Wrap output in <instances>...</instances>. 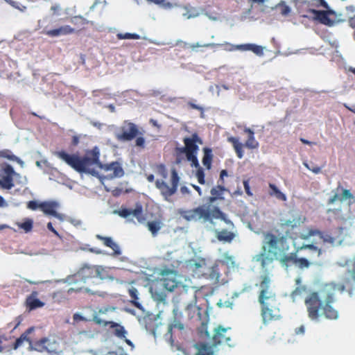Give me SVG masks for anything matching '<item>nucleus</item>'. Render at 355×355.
Listing matches in <instances>:
<instances>
[{
  "label": "nucleus",
  "instance_id": "20e7f679",
  "mask_svg": "<svg viewBox=\"0 0 355 355\" xmlns=\"http://www.w3.org/2000/svg\"><path fill=\"white\" fill-rule=\"evenodd\" d=\"M179 214L187 221H198L202 219L204 221H210L212 218H221L225 223H228L233 226V223L225 218V214L220 210L219 208L215 207L212 212L210 211L209 208L204 206H199L196 208L183 210L180 209Z\"/></svg>",
  "mask_w": 355,
  "mask_h": 355
},
{
  "label": "nucleus",
  "instance_id": "423d86ee",
  "mask_svg": "<svg viewBox=\"0 0 355 355\" xmlns=\"http://www.w3.org/2000/svg\"><path fill=\"white\" fill-rule=\"evenodd\" d=\"M297 227V222L295 220L281 219L277 225L274 228L273 232H268L264 233L263 243L268 247V236L272 235L277 239L282 237L285 239V241L288 242V237H290L294 229Z\"/></svg>",
  "mask_w": 355,
  "mask_h": 355
},
{
  "label": "nucleus",
  "instance_id": "f704fd0d",
  "mask_svg": "<svg viewBox=\"0 0 355 355\" xmlns=\"http://www.w3.org/2000/svg\"><path fill=\"white\" fill-rule=\"evenodd\" d=\"M270 191H268V194L270 196H275L277 199L286 201L287 200L286 196L282 193L275 184L272 183H269L268 184Z\"/></svg>",
  "mask_w": 355,
  "mask_h": 355
},
{
  "label": "nucleus",
  "instance_id": "c756f323",
  "mask_svg": "<svg viewBox=\"0 0 355 355\" xmlns=\"http://www.w3.org/2000/svg\"><path fill=\"white\" fill-rule=\"evenodd\" d=\"M203 150L202 164L206 169L210 170L211 168V164L213 162V153L212 149L208 147H205Z\"/></svg>",
  "mask_w": 355,
  "mask_h": 355
},
{
  "label": "nucleus",
  "instance_id": "603ef678",
  "mask_svg": "<svg viewBox=\"0 0 355 355\" xmlns=\"http://www.w3.org/2000/svg\"><path fill=\"white\" fill-rule=\"evenodd\" d=\"M304 165L306 168L311 171L315 174H318L321 172V168L318 166L314 165L311 167L306 162H304Z\"/></svg>",
  "mask_w": 355,
  "mask_h": 355
},
{
  "label": "nucleus",
  "instance_id": "a878e982",
  "mask_svg": "<svg viewBox=\"0 0 355 355\" xmlns=\"http://www.w3.org/2000/svg\"><path fill=\"white\" fill-rule=\"evenodd\" d=\"M156 187L161 191V193L166 199L173 195L176 191L172 187H169L164 180H157Z\"/></svg>",
  "mask_w": 355,
  "mask_h": 355
},
{
  "label": "nucleus",
  "instance_id": "4c0bfd02",
  "mask_svg": "<svg viewBox=\"0 0 355 355\" xmlns=\"http://www.w3.org/2000/svg\"><path fill=\"white\" fill-rule=\"evenodd\" d=\"M131 215L137 218L139 222L141 223L144 220L143 216V207L140 203H137L134 209H131Z\"/></svg>",
  "mask_w": 355,
  "mask_h": 355
},
{
  "label": "nucleus",
  "instance_id": "49530a36",
  "mask_svg": "<svg viewBox=\"0 0 355 355\" xmlns=\"http://www.w3.org/2000/svg\"><path fill=\"white\" fill-rule=\"evenodd\" d=\"M311 8H320L323 7L326 9H329V6L324 0H313L311 1Z\"/></svg>",
  "mask_w": 355,
  "mask_h": 355
},
{
  "label": "nucleus",
  "instance_id": "0eeeda50",
  "mask_svg": "<svg viewBox=\"0 0 355 355\" xmlns=\"http://www.w3.org/2000/svg\"><path fill=\"white\" fill-rule=\"evenodd\" d=\"M54 155L79 173L86 172L89 164V157H80L76 154H68L64 150L56 151Z\"/></svg>",
  "mask_w": 355,
  "mask_h": 355
},
{
  "label": "nucleus",
  "instance_id": "de8ad7c7",
  "mask_svg": "<svg viewBox=\"0 0 355 355\" xmlns=\"http://www.w3.org/2000/svg\"><path fill=\"white\" fill-rule=\"evenodd\" d=\"M73 323L74 324H78L80 322H86L87 321V318L81 315L79 313H74L73 315Z\"/></svg>",
  "mask_w": 355,
  "mask_h": 355
},
{
  "label": "nucleus",
  "instance_id": "c03bdc74",
  "mask_svg": "<svg viewBox=\"0 0 355 355\" xmlns=\"http://www.w3.org/2000/svg\"><path fill=\"white\" fill-rule=\"evenodd\" d=\"M179 176L175 168L171 171V187L175 189L177 191L178 183H179Z\"/></svg>",
  "mask_w": 355,
  "mask_h": 355
},
{
  "label": "nucleus",
  "instance_id": "5701e85b",
  "mask_svg": "<svg viewBox=\"0 0 355 355\" xmlns=\"http://www.w3.org/2000/svg\"><path fill=\"white\" fill-rule=\"evenodd\" d=\"M105 162L100 160V150L96 146L90 150V170L98 171L100 166L103 165Z\"/></svg>",
  "mask_w": 355,
  "mask_h": 355
},
{
  "label": "nucleus",
  "instance_id": "4be33fe9",
  "mask_svg": "<svg viewBox=\"0 0 355 355\" xmlns=\"http://www.w3.org/2000/svg\"><path fill=\"white\" fill-rule=\"evenodd\" d=\"M40 210L42 211L46 215L53 216L58 218H61V214L56 211V208L58 207V202L55 201H44L40 202Z\"/></svg>",
  "mask_w": 355,
  "mask_h": 355
},
{
  "label": "nucleus",
  "instance_id": "412c9836",
  "mask_svg": "<svg viewBox=\"0 0 355 355\" xmlns=\"http://www.w3.org/2000/svg\"><path fill=\"white\" fill-rule=\"evenodd\" d=\"M295 6L298 14L302 17H308L309 13L312 14V10H315L311 8V1L306 0H295Z\"/></svg>",
  "mask_w": 355,
  "mask_h": 355
},
{
  "label": "nucleus",
  "instance_id": "2f4dec72",
  "mask_svg": "<svg viewBox=\"0 0 355 355\" xmlns=\"http://www.w3.org/2000/svg\"><path fill=\"white\" fill-rule=\"evenodd\" d=\"M0 159H6L10 161H13L23 166L24 162L17 156L13 154L12 150L9 149L0 150Z\"/></svg>",
  "mask_w": 355,
  "mask_h": 355
},
{
  "label": "nucleus",
  "instance_id": "338daca9",
  "mask_svg": "<svg viewBox=\"0 0 355 355\" xmlns=\"http://www.w3.org/2000/svg\"><path fill=\"white\" fill-rule=\"evenodd\" d=\"M92 93H93L94 96H105V95H106V93L103 90H99V91L94 90V91H93Z\"/></svg>",
  "mask_w": 355,
  "mask_h": 355
},
{
  "label": "nucleus",
  "instance_id": "2eb2a0df",
  "mask_svg": "<svg viewBox=\"0 0 355 355\" xmlns=\"http://www.w3.org/2000/svg\"><path fill=\"white\" fill-rule=\"evenodd\" d=\"M93 320L98 324L103 325L104 327L109 325L110 328L113 329L114 334L118 338H122L125 337L126 331L121 324L112 321H105L98 317H94Z\"/></svg>",
  "mask_w": 355,
  "mask_h": 355
},
{
  "label": "nucleus",
  "instance_id": "bf43d9fd",
  "mask_svg": "<svg viewBox=\"0 0 355 355\" xmlns=\"http://www.w3.org/2000/svg\"><path fill=\"white\" fill-rule=\"evenodd\" d=\"M214 46H215V44H212V43L205 44H200L198 43H196V44H191V48L192 49H195L197 47H213Z\"/></svg>",
  "mask_w": 355,
  "mask_h": 355
},
{
  "label": "nucleus",
  "instance_id": "7ed1b4c3",
  "mask_svg": "<svg viewBox=\"0 0 355 355\" xmlns=\"http://www.w3.org/2000/svg\"><path fill=\"white\" fill-rule=\"evenodd\" d=\"M270 279L268 276L261 277L260 292L258 297L261 304V315L264 323L281 318L279 303L276 295L270 288Z\"/></svg>",
  "mask_w": 355,
  "mask_h": 355
},
{
  "label": "nucleus",
  "instance_id": "6e6d98bb",
  "mask_svg": "<svg viewBox=\"0 0 355 355\" xmlns=\"http://www.w3.org/2000/svg\"><path fill=\"white\" fill-rule=\"evenodd\" d=\"M135 145L141 148H144L145 139L143 137H137L135 140Z\"/></svg>",
  "mask_w": 355,
  "mask_h": 355
},
{
  "label": "nucleus",
  "instance_id": "c9c22d12",
  "mask_svg": "<svg viewBox=\"0 0 355 355\" xmlns=\"http://www.w3.org/2000/svg\"><path fill=\"white\" fill-rule=\"evenodd\" d=\"M162 223L160 220L149 221L147 223V227L153 236H155L157 234L162 227Z\"/></svg>",
  "mask_w": 355,
  "mask_h": 355
},
{
  "label": "nucleus",
  "instance_id": "79ce46f5",
  "mask_svg": "<svg viewBox=\"0 0 355 355\" xmlns=\"http://www.w3.org/2000/svg\"><path fill=\"white\" fill-rule=\"evenodd\" d=\"M117 38L119 40H139L140 38L139 35L137 33H118L116 35Z\"/></svg>",
  "mask_w": 355,
  "mask_h": 355
},
{
  "label": "nucleus",
  "instance_id": "cd10ccee",
  "mask_svg": "<svg viewBox=\"0 0 355 355\" xmlns=\"http://www.w3.org/2000/svg\"><path fill=\"white\" fill-rule=\"evenodd\" d=\"M96 237L102 241L105 246L110 248L113 250L112 255H121V251L119 246L112 240L111 237L102 236L100 235H97Z\"/></svg>",
  "mask_w": 355,
  "mask_h": 355
},
{
  "label": "nucleus",
  "instance_id": "393cba45",
  "mask_svg": "<svg viewBox=\"0 0 355 355\" xmlns=\"http://www.w3.org/2000/svg\"><path fill=\"white\" fill-rule=\"evenodd\" d=\"M75 31L74 28H71L69 26H62L58 28H55L46 31H43V33L49 37H58L60 35H66L73 33Z\"/></svg>",
  "mask_w": 355,
  "mask_h": 355
},
{
  "label": "nucleus",
  "instance_id": "3c124183",
  "mask_svg": "<svg viewBox=\"0 0 355 355\" xmlns=\"http://www.w3.org/2000/svg\"><path fill=\"white\" fill-rule=\"evenodd\" d=\"M40 203L35 200H31L27 203V208L31 210H36L37 209H40Z\"/></svg>",
  "mask_w": 355,
  "mask_h": 355
},
{
  "label": "nucleus",
  "instance_id": "9b49d317",
  "mask_svg": "<svg viewBox=\"0 0 355 355\" xmlns=\"http://www.w3.org/2000/svg\"><path fill=\"white\" fill-rule=\"evenodd\" d=\"M183 142L184 147L180 148V151L184 153L185 155L198 153L199 149L198 144H203L202 139L196 132L193 133L190 137L184 138Z\"/></svg>",
  "mask_w": 355,
  "mask_h": 355
},
{
  "label": "nucleus",
  "instance_id": "a211bd4d",
  "mask_svg": "<svg viewBox=\"0 0 355 355\" xmlns=\"http://www.w3.org/2000/svg\"><path fill=\"white\" fill-rule=\"evenodd\" d=\"M343 228L339 227L334 231H332L330 234L322 233L321 239L325 243L331 244H340L343 241Z\"/></svg>",
  "mask_w": 355,
  "mask_h": 355
},
{
  "label": "nucleus",
  "instance_id": "ddd939ff",
  "mask_svg": "<svg viewBox=\"0 0 355 355\" xmlns=\"http://www.w3.org/2000/svg\"><path fill=\"white\" fill-rule=\"evenodd\" d=\"M229 330H230V328H224L221 326H218L216 328L211 338L212 345L216 346L224 343L232 346V338L228 334Z\"/></svg>",
  "mask_w": 355,
  "mask_h": 355
},
{
  "label": "nucleus",
  "instance_id": "052dcab7",
  "mask_svg": "<svg viewBox=\"0 0 355 355\" xmlns=\"http://www.w3.org/2000/svg\"><path fill=\"white\" fill-rule=\"evenodd\" d=\"M11 5H12L13 7H15V8H17L18 10H20V11H21V12H24V11H25V10H26V7L25 6L19 5V3H17V2H15V1H13V2L11 3Z\"/></svg>",
  "mask_w": 355,
  "mask_h": 355
},
{
  "label": "nucleus",
  "instance_id": "f257e3e1",
  "mask_svg": "<svg viewBox=\"0 0 355 355\" xmlns=\"http://www.w3.org/2000/svg\"><path fill=\"white\" fill-rule=\"evenodd\" d=\"M345 290L344 284L334 282L322 284L318 291L309 293L304 300L309 318L312 321H319L322 315L330 320L339 318V311L334 306L336 301L337 293Z\"/></svg>",
  "mask_w": 355,
  "mask_h": 355
},
{
  "label": "nucleus",
  "instance_id": "4d7b16f0",
  "mask_svg": "<svg viewBox=\"0 0 355 355\" xmlns=\"http://www.w3.org/2000/svg\"><path fill=\"white\" fill-rule=\"evenodd\" d=\"M243 186L245 191V193L249 196H252L253 194L250 190V184H249V180H243Z\"/></svg>",
  "mask_w": 355,
  "mask_h": 355
},
{
  "label": "nucleus",
  "instance_id": "473e14b6",
  "mask_svg": "<svg viewBox=\"0 0 355 355\" xmlns=\"http://www.w3.org/2000/svg\"><path fill=\"white\" fill-rule=\"evenodd\" d=\"M225 190V187L221 185H218L215 187H213L210 191L211 196L209 197V202L210 203H213L217 199H223V198L222 196Z\"/></svg>",
  "mask_w": 355,
  "mask_h": 355
},
{
  "label": "nucleus",
  "instance_id": "1a4fd4ad",
  "mask_svg": "<svg viewBox=\"0 0 355 355\" xmlns=\"http://www.w3.org/2000/svg\"><path fill=\"white\" fill-rule=\"evenodd\" d=\"M225 269V261H218L213 266L208 268L207 271L202 270V272L214 284L223 285L227 282Z\"/></svg>",
  "mask_w": 355,
  "mask_h": 355
},
{
  "label": "nucleus",
  "instance_id": "8fccbe9b",
  "mask_svg": "<svg viewBox=\"0 0 355 355\" xmlns=\"http://www.w3.org/2000/svg\"><path fill=\"white\" fill-rule=\"evenodd\" d=\"M118 214L123 217L127 218L131 215V209L127 208H122L117 211Z\"/></svg>",
  "mask_w": 355,
  "mask_h": 355
},
{
  "label": "nucleus",
  "instance_id": "864d4df0",
  "mask_svg": "<svg viewBox=\"0 0 355 355\" xmlns=\"http://www.w3.org/2000/svg\"><path fill=\"white\" fill-rule=\"evenodd\" d=\"M173 329H178L180 330H182L184 329V325L180 322L175 321L169 326L168 331L171 332Z\"/></svg>",
  "mask_w": 355,
  "mask_h": 355
},
{
  "label": "nucleus",
  "instance_id": "37998d69",
  "mask_svg": "<svg viewBox=\"0 0 355 355\" xmlns=\"http://www.w3.org/2000/svg\"><path fill=\"white\" fill-rule=\"evenodd\" d=\"M295 266L301 269L307 268L310 266V262L306 258L297 257Z\"/></svg>",
  "mask_w": 355,
  "mask_h": 355
},
{
  "label": "nucleus",
  "instance_id": "0e129e2a",
  "mask_svg": "<svg viewBox=\"0 0 355 355\" xmlns=\"http://www.w3.org/2000/svg\"><path fill=\"white\" fill-rule=\"evenodd\" d=\"M80 137V136H77V135L73 136L72 140H71V145L74 146H77L79 143Z\"/></svg>",
  "mask_w": 355,
  "mask_h": 355
},
{
  "label": "nucleus",
  "instance_id": "c85d7f7f",
  "mask_svg": "<svg viewBox=\"0 0 355 355\" xmlns=\"http://www.w3.org/2000/svg\"><path fill=\"white\" fill-rule=\"evenodd\" d=\"M339 189H341L342 194L341 196L338 195V193H336L332 197H331L328 200V204L331 205L334 203L337 200L343 201L347 199H354L353 194L350 192L349 190L342 189L340 186L337 187V191Z\"/></svg>",
  "mask_w": 355,
  "mask_h": 355
},
{
  "label": "nucleus",
  "instance_id": "dca6fc26",
  "mask_svg": "<svg viewBox=\"0 0 355 355\" xmlns=\"http://www.w3.org/2000/svg\"><path fill=\"white\" fill-rule=\"evenodd\" d=\"M188 161L191 162V167H195L197 170L196 172V177L198 179V182L200 184H205V172L204 169L200 166L197 153H191L186 155Z\"/></svg>",
  "mask_w": 355,
  "mask_h": 355
},
{
  "label": "nucleus",
  "instance_id": "774afa93",
  "mask_svg": "<svg viewBox=\"0 0 355 355\" xmlns=\"http://www.w3.org/2000/svg\"><path fill=\"white\" fill-rule=\"evenodd\" d=\"M47 228L49 231L52 232L53 233H54L55 235H58V232L54 229V227H53V225L51 223H49L47 224Z\"/></svg>",
  "mask_w": 355,
  "mask_h": 355
},
{
  "label": "nucleus",
  "instance_id": "f8f14e48",
  "mask_svg": "<svg viewBox=\"0 0 355 355\" xmlns=\"http://www.w3.org/2000/svg\"><path fill=\"white\" fill-rule=\"evenodd\" d=\"M4 175L0 179V187L4 189H11L14 187L13 178L19 174L14 171L12 166L8 164L2 165Z\"/></svg>",
  "mask_w": 355,
  "mask_h": 355
},
{
  "label": "nucleus",
  "instance_id": "e2e57ef3",
  "mask_svg": "<svg viewBox=\"0 0 355 355\" xmlns=\"http://www.w3.org/2000/svg\"><path fill=\"white\" fill-rule=\"evenodd\" d=\"M302 290H305L304 287H297L292 293V296L295 297L301 293Z\"/></svg>",
  "mask_w": 355,
  "mask_h": 355
},
{
  "label": "nucleus",
  "instance_id": "aec40b11",
  "mask_svg": "<svg viewBox=\"0 0 355 355\" xmlns=\"http://www.w3.org/2000/svg\"><path fill=\"white\" fill-rule=\"evenodd\" d=\"M38 292L33 291L27 296L25 305L28 311H33L38 308H42L44 306V302L37 299Z\"/></svg>",
  "mask_w": 355,
  "mask_h": 355
},
{
  "label": "nucleus",
  "instance_id": "5fc2aeb1",
  "mask_svg": "<svg viewBox=\"0 0 355 355\" xmlns=\"http://www.w3.org/2000/svg\"><path fill=\"white\" fill-rule=\"evenodd\" d=\"M187 310L189 312V314L191 313V312H193V313L197 312L198 319V320L201 319V314L200 313V309L198 306H191L187 308Z\"/></svg>",
  "mask_w": 355,
  "mask_h": 355
},
{
  "label": "nucleus",
  "instance_id": "7c9ffc66",
  "mask_svg": "<svg viewBox=\"0 0 355 355\" xmlns=\"http://www.w3.org/2000/svg\"><path fill=\"white\" fill-rule=\"evenodd\" d=\"M90 274L93 277L105 279L108 277L107 270L101 266H94L90 267Z\"/></svg>",
  "mask_w": 355,
  "mask_h": 355
},
{
  "label": "nucleus",
  "instance_id": "9d476101",
  "mask_svg": "<svg viewBox=\"0 0 355 355\" xmlns=\"http://www.w3.org/2000/svg\"><path fill=\"white\" fill-rule=\"evenodd\" d=\"M140 135L141 133L136 124L125 121L121 126V132L116 134V137L119 141H131Z\"/></svg>",
  "mask_w": 355,
  "mask_h": 355
},
{
  "label": "nucleus",
  "instance_id": "bb28decb",
  "mask_svg": "<svg viewBox=\"0 0 355 355\" xmlns=\"http://www.w3.org/2000/svg\"><path fill=\"white\" fill-rule=\"evenodd\" d=\"M235 49L242 51H250L258 56L263 55V48L255 44H244L236 46Z\"/></svg>",
  "mask_w": 355,
  "mask_h": 355
},
{
  "label": "nucleus",
  "instance_id": "69168bd1",
  "mask_svg": "<svg viewBox=\"0 0 355 355\" xmlns=\"http://www.w3.org/2000/svg\"><path fill=\"white\" fill-rule=\"evenodd\" d=\"M304 331H305V328L303 325H301L300 327H299L295 329V332L296 334H304Z\"/></svg>",
  "mask_w": 355,
  "mask_h": 355
},
{
  "label": "nucleus",
  "instance_id": "f03ea898",
  "mask_svg": "<svg viewBox=\"0 0 355 355\" xmlns=\"http://www.w3.org/2000/svg\"><path fill=\"white\" fill-rule=\"evenodd\" d=\"M268 247H267V254L270 257V261L278 260L283 267L288 268L291 265L296 263L297 254L301 250L309 249L319 257L322 254V250L313 244L302 245L295 248L293 252L287 253L290 247L288 242L285 241V239L282 237L277 239L272 235H269Z\"/></svg>",
  "mask_w": 355,
  "mask_h": 355
},
{
  "label": "nucleus",
  "instance_id": "f3484780",
  "mask_svg": "<svg viewBox=\"0 0 355 355\" xmlns=\"http://www.w3.org/2000/svg\"><path fill=\"white\" fill-rule=\"evenodd\" d=\"M312 14H313V19L319 21L320 24L332 26L334 25L335 21L333 19H331L329 17V15L334 14V11L332 10H312Z\"/></svg>",
  "mask_w": 355,
  "mask_h": 355
},
{
  "label": "nucleus",
  "instance_id": "680f3d73",
  "mask_svg": "<svg viewBox=\"0 0 355 355\" xmlns=\"http://www.w3.org/2000/svg\"><path fill=\"white\" fill-rule=\"evenodd\" d=\"M322 232L318 230H310L309 231L308 235L309 236H319L321 238Z\"/></svg>",
  "mask_w": 355,
  "mask_h": 355
},
{
  "label": "nucleus",
  "instance_id": "58836bf2",
  "mask_svg": "<svg viewBox=\"0 0 355 355\" xmlns=\"http://www.w3.org/2000/svg\"><path fill=\"white\" fill-rule=\"evenodd\" d=\"M17 226L26 233L31 232L33 227V221L31 218H26L22 223H17Z\"/></svg>",
  "mask_w": 355,
  "mask_h": 355
},
{
  "label": "nucleus",
  "instance_id": "ea45409f",
  "mask_svg": "<svg viewBox=\"0 0 355 355\" xmlns=\"http://www.w3.org/2000/svg\"><path fill=\"white\" fill-rule=\"evenodd\" d=\"M31 332V329H28L26 332L22 334L18 338L16 339L13 344V349H17L19 347L25 340H28V334Z\"/></svg>",
  "mask_w": 355,
  "mask_h": 355
},
{
  "label": "nucleus",
  "instance_id": "a19ab883",
  "mask_svg": "<svg viewBox=\"0 0 355 355\" xmlns=\"http://www.w3.org/2000/svg\"><path fill=\"white\" fill-rule=\"evenodd\" d=\"M277 8L279 9V12L282 16H288L291 12V8L287 6L285 1H280L277 6Z\"/></svg>",
  "mask_w": 355,
  "mask_h": 355
},
{
  "label": "nucleus",
  "instance_id": "72a5a7b5",
  "mask_svg": "<svg viewBox=\"0 0 355 355\" xmlns=\"http://www.w3.org/2000/svg\"><path fill=\"white\" fill-rule=\"evenodd\" d=\"M197 352L195 355H214L211 347L204 343H198L195 345Z\"/></svg>",
  "mask_w": 355,
  "mask_h": 355
},
{
  "label": "nucleus",
  "instance_id": "a18cd8bd",
  "mask_svg": "<svg viewBox=\"0 0 355 355\" xmlns=\"http://www.w3.org/2000/svg\"><path fill=\"white\" fill-rule=\"evenodd\" d=\"M52 298L55 302L60 303L66 299V296L64 292L58 291L52 294Z\"/></svg>",
  "mask_w": 355,
  "mask_h": 355
},
{
  "label": "nucleus",
  "instance_id": "39448f33",
  "mask_svg": "<svg viewBox=\"0 0 355 355\" xmlns=\"http://www.w3.org/2000/svg\"><path fill=\"white\" fill-rule=\"evenodd\" d=\"M125 174L122 164L119 162H112L106 163L100 166V169L97 171L95 170H90V175L96 176L100 180L108 179L112 180L114 178H122Z\"/></svg>",
  "mask_w": 355,
  "mask_h": 355
},
{
  "label": "nucleus",
  "instance_id": "4468645a",
  "mask_svg": "<svg viewBox=\"0 0 355 355\" xmlns=\"http://www.w3.org/2000/svg\"><path fill=\"white\" fill-rule=\"evenodd\" d=\"M34 348L40 352L56 353L58 344L55 340L52 341L47 338H43L34 343Z\"/></svg>",
  "mask_w": 355,
  "mask_h": 355
},
{
  "label": "nucleus",
  "instance_id": "6ab92c4d",
  "mask_svg": "<svg viewBox=\"0 0 355 355\" xmlns=\"http://www.w3.org/2000/svg\"><path fill=\"white\" fill-rule=\"evenodd\" d=\"M227 224L230 226V230L223 229L220 230H215V234L218 241L230 243L234 239L236 234L233 232L234 225L232 226L228 223Z\"/></svg>",
  "mask_w": 355,
  "mask_h": 355
},
{
  "label": "nucleus",
  "instance_id": "09e8293b",
  "mask_svg": "<svg viewBox=\"0 0 355 355\" xmlns=\"http://www.w3.org/2000/svg\"><path fill=\"white\" fill-rule=\"evenodd\" d=\"M157 171L163 178L166 179L167 178L168 172L164 164H159L157 166Z\"/></svg>",
  "mask_w": 355,
  "mask_h": 355
},
{
  "label": "nucleus",
  "instance_id": "b1692460",
  "mask_svg": "<svg viewBox=\"0 0 355 355\" xmlns=\"http://www.w3.org/2000/svg\"><path fill=\"white\" fill-rule=\"evenodd\" d=\"M162 281L164 288L170 292L180 290L181 288L184 289L185 288V286L175 278L164 277Z\"/></svg>",
  "mask_w": 355,
  "mask_h": 355
},
{
  "label": "nucleus",
  "instance_id": "13d9d810",
  "mask_svg": "<svg viewBox=\"0 0 355 355\" xmlns=\"http://www.w3.org/2000/svg\"><path fill=\"white\" fill-rule=\"evenodd\" d=\"M71 22L73 24H79L81 26L85 24V21L84 19H83L81 17L75 16L71 19Z\"/></svg>",
  "mask_w": 355,
  "mask_h": 355
},
{
  "label": "nucleus",
  "instance_id": "e433bc0d",
  "mask_svg": "<svg viewBox=\"0 0 355 355\" xmlns=\"http://www.w3.org/2000/svg\"><path fill=\"white\" fill-rule=\"evenodd\" d=\"M129 295L132 299L131 303L137 308L141 309V305L138 302L139 297H138V291L136 288L132 287L128 290Z\"/></svg>",
  "mask_w": 355,
  "mask_h": 355
},
{
  "label": "nucleus",
  "instance_id": "6e6552de",
  "mask_svg": "<svg viewBox=\"0 0 355 355\" xmlns=\"http://www.w3.org/2000/svg\"><path fill=\"white\" fill-rule=\"evenodd\" d=\"M244 132L248 135V139L244 144L240 142L238 137H230L227 138L228 142L232 144L239 159L243 157V146L249 149H256L259 147V142L255 139L254 131L249 128H245Z\"/></svg>",
  "mask_w": 355,
  "mask_h": 355
}]
</instances>
